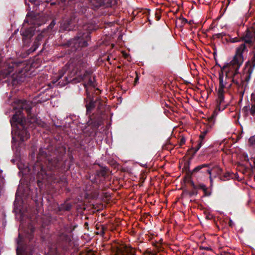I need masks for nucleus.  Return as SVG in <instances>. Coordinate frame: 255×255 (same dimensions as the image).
Listing matches in <instances>:
<instances>
[{
	"instance_id": "nucleus-32",
	"label": "nucleus",
	"mask_w": 255,
	"mask_h": 255,
	"mask_svg": "<svg viewBox=\"0 0 255 255\" xmlns=\"http://www.w3.org/2000/svg\"><path fill=\"white\" fill-rule=\"evenodd\" d=\"M226 40L228 42H230L232 43H235V42L240 41V40L239 39V38L238 37L232 38L230 36H229V38H226Z\"/></svg>"
},
{
	"instance_id": "nucleus-42",
	"label": "nucleus",
	"mask_w": 255,
	"mask_h": 255,
	"mask_svg": "<svg viewBox=\"0 0 255 255\" xmlns=\"http://www.w3.org/2000/svg\"><path fill=\"white\" fill-rule=\"evenodd\" d=\"M2 171L0 170V184L3 182V177L2 175Z\"/></svg>"
},
{
	"instance_id": "nucleus-13",
	"label": "nucleus",
	"mask_w": 255,
	"mask_h": 255,
	"mask_svg": "<svg viewBox=\"0 0 255 255\" xmlns=\"http://www.w3.org/2000/svg\"><path fill=\"white\" fill-rule=\"evenodd\" d=\"M24 67L25 63L23 61L14 60L11 62V65L8 66V72L10 74V73L15 71V73H17L19 75H23L26 71V70L24 69Z\"/></svg>"
},
{
	"instance_id": "nucleus-12",
	"label": "nucleus",
	"mask_w": 255,
	"mask_h": 255,
	"mask_svg": "<svg viewBox=\"0 0 255 255\" xmlns=\"http://www.w3.org/2000/svg\"><path fill=\"white\" fill-rule=\"evenodd\" d=\"M78 27L74 19L70 17L69 18L63 19L60 23L59 32L63 33L66 31H70L76 30Z\"/></svg>"
},
{
	"instance_id": "nucleus-9",
	"label": "nucleus",
	"mask_w": 255,
	"mask_h": 255,
	"mask_svg": "<svg viewBox=\"0 0 255 255\" xmlns=\"http://www.w3.org/2000/svg\"><path fill=\"white\" fill-rule=\"evenodd\" d=\"M30 22L32 24L34 23L33 20H30ZM36 28L34 24L27 27L23 26L20 29V33L22 37V41L24 47L29 46L32 41V38L35 34Z\"/></svg>"
},
{
	"instance_id": "nucleus-27",
	"label": "nucleus",
	"mask_w": 255,
	"mask_h": 255,
	"mask_svg": "<svg viewBox=\"0 0 255 255\" xmlns=\"http://www.w3.org/2000/svg\"><path fill=\"white\" fill-rule=\"evenodd\" d=\"M107 174V170L106 168H102L96 171V175L98 177H104Z\"/></svg>"
},
{
	"instance_id": "nucleus-25",
	"label": "nucleus",
	"mask_w": 255,
	"mask_h": 255,
	"mask_svg": "<svg viewBox=\"0 0 255 255\" xmlns=\"http://www.w3.org/2000/svg\"><path fill=\"white\" fill-rule=\"evenodd\" d=\"M211 169L212 170V171H214L216 173L217 176H219V178H220L221 175L223 174V169L218 166H216Z\"/></svg>"
},
{
	"instance_id": "nucleus-48",
	"label": "nucleus",
	"mask_w": 255,
	"mask_h": 255,
	"mask_svg": "<svg viewBox=\"0 0 255 255\" xmlns=\"http://www.w3.org/2000/svg\"><path fill=\"white\" fill-rule=\"evenodd\" d=\"M210 182L211 183H212L213 182V179H212V177L211 176V175H210Z\"/></svg>"
},
{
	"instance_id": "nucleus-24",
	"label": "nucleus",
	"mask_w": 255,
	"mask_h": 255,
	"mask_svg": "<svg viewBox=\"0 0 255 255\" xmlns=\"http://www.w3.org/2000/svg\"><path fill=\"white\" fill-rule=\"evenodd\" d=\"M34 232V228L31 227L30 229L29 232H27L25 234V240H28L29 242H32V240L33 238Z\"/></svg>"
},
{
	"instance_id": "nucleus-44",
	"label": "nucleus",
	"mask_w": 255,
	"mask_h": 255,
	"mask_svg": "<svg viewBox=\"0 0 255 255\" xmlns=\"http://www.w3.org/2000/svg\"><path fill=\"white\" fill-rule=\"evenodd\" d=\"M138 76H136L135 79H134V83L135 84H136L137 82H138Z\"/></svg>"
},
{
	"instance_id": "nucleus-31",
	"label": "nucleus",
	"mask_w": 255,
	"mask_h": 255,
	"mask_svg": "<svg viewBox=\"0 0 255 255\" xmlns=\"http://www.w3.org/2000/svg\"><path fill=\"white\" fill-rule=\"evenodd\" d=\"M29 1L31 3L33 2L35 5L40 4V2H44L46 3L49 2V0H29Z\"/></svg>"
},
{
	"instance_id": "nucleus-51",
	"label": "nucleus",
	"mask_w": 255,
	"mask_h": 255,
	"mask_svg": "<svg viewBox=\"0 0 255 255\" xmlns=\"http://www.w3.org/2000/svg\"><path fill=\"white\" fill-rule=\"evenodd\" d=\"M206 250H207V251H209L210 250H211L210 248H208V247H206V248H204Z\"/></svg>"
},
{
	"instance_id": "nucleus-54",
	"label": "nucleus",
	"mask_w": 255,
	"mask_h": 255,
	"mask_svg": "<svg viewBox=\"0 0 255 255\" xmlns=\"http://www.w3.org/2000/svg\"><path fill=\"white\" fill-rule=\"evenodd\" d=\"M216 65L219 66L220 67L221 66L219 64V63H216Z\"/></svg>"
},
{
	"instance_id": "nucleus-47",
	"label": "nucleus",
	"mask_w": 255,
	"mask_h": 255,
	"mask_svg": "<svg viewBox=\"0 0 255 255\" xmlns=\"http://www.w3.org/2000/svg\"><path fill=\"white\" fill-rule=\"evenodd\" d=\"M84 227L85 228H87L88 227V223L87 222L85 223Z\"/></svg>"
},
{
	"instance_id": "nucleus-15",
	"label": "nucleus",
	"mask_w": 255,
	"mask_h": 255,
	"mask_svg": "<svg viewBox=\"0 0 255 255\" xmlns=\"http://www.w3.org/2000/svg\"><path fill=\"white\" fill-rule=\"evenodd\" d=\"M91 123L90 125L92 128V131H91L89 134V136L92 137H95L98 133H100L98 130V128L101 124V122L99 120H92L90 118Z\"/></svg>"
},
{
	"instance_id": "nucleus-29",
	"label": "nucleus",
	"mask_w": 255,
	"mask_h": 255,
	"mask_svg": "<svg viewBox=\"0 0 255 255\" xmlns=\"http://www.w3.org/2000/svg\"><path fill=\"white\" fill-rule=\"evenodd\" d=\"M97 110L99 112H102L105 106V104L101 101V99L100 98L98 101H97Z\"/></svg>"
},
{
	"instance_id": "nucleus-4",
	"label": "nucleus",
	"mask_w": 255,
	"mask_h": 255,
	"mask_svg": "<svg viewBox=\"0 0 255 255\" xmlns=\"http://www.w3.org/2000/svg\"><path fill=\"white\" fill-rule=\"evenodd\" d=\"M75 227L70 229V227L67 224L62 223L59 225L56 230L55 245L53 248H49V252L51 255H59L60 251L66 253L70 251L72 247V237L69 234L72 232Z\"/></svg>"
},
{
	"instance_id": "nucleus-41",
	"label": "nucleus",
	"mask_w": 255,
	"mask_h": 255,
	"mask_svg": "<svg viewBox=\"0 0 255 255\" xmlns=\"http://www.w3.org/2000/svg\"><path fill=\"white\" fill-rule=\"evenodd\" d=\"M186 139L184 137H182L180 139V145H182L185 143Z\"/></svg>"
},
{
	"instance_id": "nucleus-43",
	"label": "nucleus",
	"mask_w": 255,
	"mask_h": 255,
	"mask_svg": "<svg viewBox=\"0 0 255 255\" xmlns=\"http://www.w3.org/2000/svg\"><path fill=\"white\" fill-rule=\"evenodd\" d=\"M155 16L157 20H159L160 19V16L158 15L157 12L155 13Z\"/></svg>"
},
{
	"instance_id": "nucleus-37",
	"label": "nucleus",
	"mask_w": 255,
	"mask_h": 255,
	"mask_svg": "<svg viewBox=\"0 0 255 255\" xmlns=\"http://www.w3.org/2000/svg\"><path fill=\"white\" fill-rule=\"evenodd\" d=\"M179 19L181 20V24L182 26H183L186 23H187L188 22V20L186 18H185L182 16H181L179 18Z\"/></svg>"
},
{
	"instance_id": "nucleus-26",
	"label": "nucleus",
	"mask_w": 255,
	"mask_h": 255,
	"mask_svg": "<svg viewBox=\"0 0 255 255\" xmlns=\"http://www.w3.org/2000/svg\"><path fill=\"white\" fill-rule=\"evenodd\" d=\"M203 144V142L202 141H199L197 146L196 147H192L190 149V152H192V156H194L196 153L198 151V150L200 148Z\"/></svg>"
},
{
	"instance_id": "nucleus-7",
	"label": "nucleus",
	"mask_w": 255,
	"mask_h": 255,
	"mask_svg": "<svg viewBox=\"0 0 255 255\" xmlns=\"http://www.w3.org/2000/svg\"><path fill=\"white\" fill-rule=\"evenodd\" d=\"M232 87V83H229L227 82H223L222 79L221 80V82L219 83V87L218 91V100L217 101V105L216 110L214 111L212 116L209 118L208 121L210 124V127H211L214 124L215 122V119L218 115V111H221L224 110L226 107H222L221 104L224 101V88L230 89Z\"/></svg>"
},
{
	"instance_id": "nucleus-16",
	"label": "nucleus",
	"mask_w": 255,
	"mask_h": 255,
	"mask_svg": "<svg viewBox=\"0 0 255 255\" xmlns=\"http://www.w3.org/2000/svg\"><path fill=\"white\" fill-rule=\"evenodd\" d=\"M43 35L42 34H39L35 38V40L32 45V46L29 48L27 51L26 53L27 55H29L32 52H34L38 47L40 44V41L42 39Z\"/></svg>"
},
{
	"instance_id": "nucleus-50",
	"label": "nucleus",
	"mask_w": 255,
	"mask_h": 255,
	"mask_svg": "<svg viewBox=\"0 0 255 255\" xmlns=\"http://www.w3.org/2000/svg\"><path fill=\"white\" fill-rule=\"evenodd\" d=\"M188 23L189 24H190V25H191V24H192L193 23V20H190V21H189Z\"/></svg>"
},
{
	"instance_id": "nucleus-10",
	"label": "nucleus",
	"mask_w": 255,
	"mask_h": 255,
	"mask_svg": "<svg viewBox=\"0 0 255 255\" xmlns=\"http://www.w3.org/2000/svg\"><path fill=\"white\" fill-rule=\"evenodd\" d=\"M84 87L85 89V94L86 95V98L84 99L85 107L86 108V114L88 115L89 117H90L92 112L97 106V103L99 100V97H96L94 99V97L93 95H91L87 90L85 84H84Z\"/></svg>"
},
{
	"instance_id": "nucleus-23",
	"label": "nucleus",
	"mask_w": 255,
	"mask_h": 255,
	"mask_svg": "<svg viewBox=\"0 0 255 255\" xmlns=\"http://www.w3.org/2000/svg\"><path fill=\"white\" fill-rule=\"evenodd\" d=\"M192 177L193 176H185L184 177V181L185 182H187L188 183L190 184L193 189H198V186L195 184L194 181L192 179Z\"/></svg>"
},
{
	"instance_id": "nucleus-6",
	"label": "nucleus",
	"mask_w": 255,
	"mask_h": 255,
	"mask_svg": "<svg viewBox=\"0 0 255 255\" xmlns=\"http://www.w3.org/2000/svg\"><path fill=\"white\" fill-rule=\"evenodd\" d=\"M20 115V111L19 112ZM11 126L14 125L17 126L18 136L20 139V142H22L26 140L30 137V134L27 130L29 128H33L34 126L38 123L31 124L28 123V121H26L25 118H23L22 116L16 114L13 115L10 120Z\"/></svg>"
},
{
	"instance_id": "nucleus-21",
	"label": "nucleus",
	"mask_w": 255,
	"mask_h": 255,
	"mask_svg": "<svg viewBox=\"0 0 255 255\" xmlns=\"http://www.w3.org/2000/svg\"><path fill=\"white\" fill-rule=\"evenodd\" d=\"M190 161H186L184 162V166L183 168V171L186 172V175L185 176L187 177H190L192 176V171L190 170Z\"/></svg>"
},
{
	"instance_id": "nucleus-22",
	"label": "nucleus",
	"mask_w": 255,
	"mask_h": 255,
	"mask_svg": "<svg viewBox=\"0 0 255 255\" xmlns=\"http://www.w3.org/2000/svg\"><path fill=\"white\" fill-rule=\"evenodd\" d=\"M254 103L251 105V108H250V106H245L244 107L243 110L248 111L250 110V114L253 116H255V98H254Z\"/></svg>"
},
{
	"instance_id": "nucleus-17",
	"label": "nucleus",
	"mask_w": 255,
	"mask_h": 255,
	"mask_svg": "<svg viewBox=\"0 0 255 255\" xmlns=\"http://www.w3.org/2000/svg\"><path fill=\"white\" fill-rule=\"evenodd\" d=\"M117 252L121 255H136L135 251L132 248L127 246L118 248Z\"/></svg>"
},
{
	"instance_id": "nucleus-53",
	"label": "nucleus",
	"mask_w": 255,
	"mask_h": 255,
	"mask_svg": "<svg viewBox=\"0 0 255 255\" xmlns=\"http://www.w3.org/2000/svg\"><path fill=\"white\" fill-rule=\"evenodd\" d=\"M24 22H28V18L27 17H26V19L24 20Z\"/></svg>"
},
{
	"instance_id": "nucleus-49",
	"label": "nucleus",
	"mask_w": 255,
	"mask_h": 255,
	"mask_svg": "<svg viewBox=\"0 0 255 255\" xmlns=\"http://www.w3.org/2000/svg\"><path fill=\"white\" fill-rule=\"evenodd\" d=\"M104 230H105V227L104 226H102L101 231L102 232L103 234H104Z\"/></svg>"
},
{
	"instance_id": "nucleus-55",
	"label": "nucleus",
	"mask_w": 255,
	"mask_h": 255,
	"mask_svg": "<svg viewBox=\"0 0 255 255\" xmlns=\"http://www.w3.org/2000/svg\"><path fill=\"white\" fill-rule=\"evenodd\" d=\"M155 49V47L153 46L152 47V49H153H153Z\"/></svg>"
},
{
	"instance_id": "nucleus-2",
	"label": "nucleus",
	"mask_w": 255,
	"mask_h": 255,
	"mask_svg": "<svg viewBox=\"0 0 255 255\" xmlns=\"http://www.w3.org/2000/svg\"><path fill=\"white\" fill-rule=\"evenodd\" d=\"M244 42L236 49V54L233 60L221 67L219 72V83L221 78L223 82H227V80L232 79V82L238 88L242 87L244 81L241 79V75L239 70L243 61V53L248 51V48L255 45V29L253 28L248 29L241 38Z\"/></svg>"
},
{
	"instance_id": "nucleus-38",
	"label": "nucleus",
	"mask_w": 255,
	"mask_h": 255,
	"mask_svg": "<svg viewBox=\"0 0 255 255\" xmlns=\"http://www.w3.org/2000/svg\"><path fill=\"white\" fill-rule=\"evenodd\" d=\"M55 24H56V22H55V20H53L51 22L50 24L48 25V29H50V30H52L53 29V28L54 27V26H55Z\"/></svg>"
},
{
	"instance_id": "nucleus-30",
	"label": "nucleus",
	"mask_w": 255,
	"mask_h": 255,
	"mask_svg": "<svg viewBox=\"0 0 255 255\" xmlns=\"http://www.w3.org/2000/svg\"><path fill=\"white\" fill-rule=\"evenodd\" d=\"M254 69L253 68L249 67L247 71V74L246 75V77L245 78V80L246 82H248L251 78V75L252 74L253 72Z\"/></svg>"
},
{
	"instance_id": "nucleus-46",
	"label": "nucleus",
	"mask_w": 255,
	"mask_h": 255,
	"mask_svg": "<svg viewBox=\"0 0 255 255\" xmlns=\"http://www.w3.org/2000/svg\"><path fill=\"white\" fill-rule=\"evenodd\" d=\"M227 82H228L229 83H232V85H233V84H234L233 82H232V79L227 80Z\"/></svg>"
},
{
	"instance_id": "nucleus-1",
	"label": "nucleus",
	"mask_w": 255,
	"mask_h": 255,
	"mask_svg": "<svg viewBox=\"0 0 255 255\" xmlns=\"http://www.w3.org/2000/svg\"><path fill=\"white\" fill-rule=\"evenodd\" d=\"M66 148L63 145L57 146L54 150L55 157H48L44 162L38 160L28 168L29 174L36 176L37 185L40 190L47 189L49 186L55 184L61 187H65L67 182L64 174L66 171V161L63 156Z\"/></svg>"
},
{
	"instance_id": "nucleus-36",
	"label": "nucleus",
	"mask_w": 255,
	"mask_h": 255,
	"mask_svg": "<svg viewBox=\"0 0 255 255\" xmlns=\"http://www.w3.org/2000/svg\"><path fill=\"white\" fill-rule=\"evenodd\" d=\"M189 195L191 197L194 195H197L198 194L197 189H193V190L188 192Z\"/></svg>"
},
{
	"instance_id": "nucleus-20",
	"label": "nucleus",
	"mask_w": 255,
	"mask_h": 255,
	"mask_svg": "<svg viewBox=\"0 0 255 255\" xmlns=\"http://www.w3.org/2000/svg\"><path fill=\"white\" fill-rule=\"evenodd\" d=\"M106 0H90L93 8L97 9L105 5Z\"/></svg>"
},
{
	"instance_id": "nucleus-45",
	"label": "nucleus",
	"mask_w": 255,
	"mask_h": 255,
	"mask_svg": "<svg viewBox=\"0 0 255 255\" xmlns=\"http://www.w3.org/2000/svg\"><path fill=\"white\" fill-rule=\"evenodd\" d=\"M81 148L85 151H86V147L85 146H82L81 144H80Z\"/></svg>"
},
{
	"instance_id": "nucleus-18",
	"label": "nucleus",
	"mask_w": 255,
	"mask_h": 255,
	"mask_svg": "<svg viewBox=\"0 0 255 255\" xmlns=\"http://www.w3.org/2000/svg\"><path fill=\"white\" fill-rule=\"evenodd\" d=\"M91 74L89 75L88 76H86V77H84L82 80L83 81H84L85 83L83 84V86H84V84H85L87 86V89H88V85L95 87V78L93 77L92 78L91 76ZM88 90V89H87Z\"/></svg>"
},
{
	"instance_id": "nucleus-40",
	"label": "nucleus",
	"mask_w": 255,
	"mask_h": 255,
	"mask_svg": "<svg viewBox=\"0 0 255 255\" xmlns=\"http://www.w3.org/2000/svg\"><path fill=\"white\" fill-rule=\"evenodd\" d=\"M198 186V189H200L203 190L205 189V188L206 187V186L204 184H199Z\"/></svg>"
},
{
	"instance_id": "nucleus-39",
	"label": "nucleus",
	"mask_w": 255,
	"mask_h": 255,
	"mask_svg": "<svg viewBox=\"0 0 255 255\" xmlns=\"http://www.w3.org/2000/svg\"><path fill=\"white\" fill-rule=\"evenodd\" d=\"M203 191L204 193L205 196H209L211 195V192L208 190V188L207 187H205V189H204Z\"/></svg>"
},
{
	"instance_id": "nucleus-3",
	"label": "nucleus",
	"mask_w": 255,
	"mask_h": 255,
	"mask_svg": "<svg viewBox=\"0 0 255 255\" xmlns=\"http://www.w3.org/2000/svg\"><path fill=\"white\" fill-rule=\"evenodd\" d=\"M67 69V66L65 65L62 69L60 70L59 75L53 79L52 83L53 84L57 83V85L62 87L69 83L72 84L79 83L84 77L88 76L92 73V71L87 62L83 59L79 60L75 68H73L71 71L69 72L68 76L64 77L63 79L62 77Z\"/></svg>"
},
{
	"instance_id": "nucleus-8",
	"label": "nucleus",
	"mask_w": 255,
	"mask_h": 255,
	"mask_svg": "<svg viewBox=\"0 0 255 255\" xmlns=\"http://www.w3.org/2000/svg\"><path fill=\"white\" fill-rule=\"evenodd\" d=\"M18 107L19 110L15 112V114L17 113V114L19 115V112L20 111V115L22 116L23 118H25L23 114L22 113L23 111H25L27 114L26 121H28V123H30L31 124L38 123V120L36 116L31 113V110L32 109V103L31 102L26 100H20Z\"/></svg>"
},
{
	"instance_id": "nucleus-34",
	"label": "nucleus",
	"mask_w": 255,
	"mask_h": 255,
	"mask_svg": "<svg viewBox=\"0 0 255 255\" xmlns=\"http://www.w3.org/2000/svg\"><path fill=\"white\" fill-rule=\"evenodd\" d=\"M250 67L253 68L254 69L255 68V53H254V56L251 60Z\"/></svg>"
},
{
	"instance_id": "nucleus-56",
	"label": "nucleus",
	"mask_w": 255,
	"mask_h": 255,
	"mask_svg": "<svg viewBox=\"0 0 255 255\" xmlns=\"http://www.w3.org/2000/svg\"><path fill=\"white\" fill-rule=\"evenodd\" d=\"M60 37L61 39H62V35H61Z\"/></svg>"
},
{
	"instance_id": "nucleus-28",
	"label": "nucleus",
	"mask_w": 255,
	"mask_h": 255,
	"mask_svg": "<svg viewBox=\"0 0 255 255\" xmlns=\"http://www.w3.org/2000/svg\"><path fill=\"white\" fill-rule=\"evenodd\" d=\"M232 177V174L229 172H226L224 173L223 172V174L221 175L220 179L223 181H226L230 179V178Z\"/></svg>"
},
{
	"instance_id": "nucleus-33",
	"label": "nucleus",
	"mask_w": 255,
	"mask_h": 255,
	"mask_svg": "<svg viewBox=\"0 0 255 255\" xmlns=\"http://www.w3.org/2000/svg\"><path fill=\"white\" fill-rule=\"evenodd\" d=\"M208 132V129H206V130H204L203 131H202L199 136V140L202 141L203 142L205 135H206V134Z\"/></svg>"
},
{
	"instance_id": "nucleus-52",
	"label": "nucleus",
	"mask_w": 255,
	"mask_h": 255,
	"mask_svg": "<svg viewBox=\"0 0 255 255\" xmlns=\"http://www.w3.org/2000/svg\"><path fill=\"white\" fill-rule=\"evenodd\" d=\"M62 2H65L68 0H60Z\"/></svg>"
},
{
	"instance_id": "nucleus-35",
	"label": "nucleus",
	"mask_w": 255,
	"mask_h": 255,
	"mask_svg": "<svg viewBox=\"0 0 255 255\" xmlns=\"http://www.w3.org/2000/svg\"><path fill=\"white\" fill-rule=\"evenodd\" d=\"M226 35V34L225 33H217V34H215L213 35V37H215V38H222L224 36H225Z\"/></svg>"
},
{
	"instance_id": "nucleus-19",
	"label": "nucleus",
	"mask_w": 255,
	"mask_h": 255,
	"mask_svg": "<svg viewBox=\"0 0 255 255\" xmlns=\"http://www.w3.org/2000/svg\"><path fill=\"white\" fill-rule=\"evenodd\" d=\"M72 208V205L69 203H64L61 204L57 208L58 212L69 211Z\"/></svg>"
},
{
	"instance_id": "nucleus-5",
	"label": "nucleus",
	"mask_w": 255,
	"mask_h": 255,
	"mask_svg": "<svg viewBox=\"0 0 255 255\" xmlns=\"http://www.w3.org/2000/svg\"><path fill=\"white\" fill-rule=\"evenodd\" d=\"M93 28L88 25H85L83 29L79 30L76 36L66 41H63L61 45L70 48L71 52L80 51L82 48L88 46V41L90 40V34Z\"/></svg>"
},
{
	"instance_id": "nucleus-14",
	"label": "nucleus",
	"mask_w": 255,
	"mask_h": 255,
	"mask_svg": "<svg viewBox=\"0 0 255 255\" xmlns=\"http://www.w3.org/2000/svg\"><path fill=\"white\" fill-rule=\"evenodd\" d=\"M23 238L21 235L19 234L18 239L17 241L18 247L16 249L17 255H32V249H30V251L28 252L26 251V247L23 245Z\"/></svg>"
},
{
	"instance_id": "nucleus-11",
	"label": "nucleus",
	"mask_w": 255,
	"mask_h": 255,
	"mask_svg": "<svg viewBox=\"0 0 255 255\" xmlns=\"http://www.w3.org/2000/svg\"><path fill=\"white\" fill-rule=\"evenodd\" d=\"M211 164L204 163L197 166L192 170V176L197 178L206 176L208 174L211 175L212 170L210 168Z\"/></svg>"
}]
</instances>
